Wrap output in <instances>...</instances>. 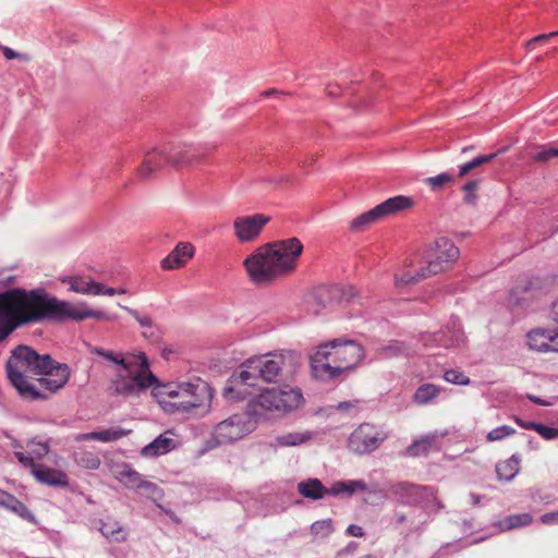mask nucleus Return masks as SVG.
<instances>
[{
	"mask_svg": "<svg viewBox=\"0 0 558 558\" xmlns=\"http://www.w3.org/2000/svg\"><path fill=\"white\" fill-rule=\"evenodd\" d=\"M87 318L109 319L102 311H96L85 302L72 303L60 300L44 288L26 290L13 288L0 292V342L16 329L45 320L81 322Z\"/></svg>",
	"mask_w": 558,
	"mask_h": 558,
	"instance_id": "nucleus-1",
	"label": "nucleus"
},
{
	"mask_svg": "<svg viewBox=\"0 0 558 558\" xmlns=\"http://www.w3.org/2000/svg\"><path fill=\"white\" fill-rule=\"evenodd\" d=\"M9 381L25 400H46L62 389L70 378L68 364L54 361L49 354H39L33 348L20 344L5 363Z\"/></svg>",
	"mask_w": 558,
	"mask_h": 558,
	"instance_id": "nucleus-2",
	"label": "nucleus"
},
{
	"mask_svg": "<svg viewBox=\"0 0 558 558\" xmlns=\"http://www.w3.org/2000/svg\"><path fill=\"white\" fill-rule=\"evenodd\" d=\"M299 388L282 386L267 388L251 399L244 413H236L219 422L213 429L210 442L214 446L229 445L241 440L256 429L257 422L266 418L268 412H291L303 402Z\"/></svg>",
	"mask_w": 558,
	"mask_h": 558,
	"instance_id": "nucleus-3",
	"label": "nucleus"
},
{
	"mask_svg": "<svg viewBox=\"0 0 558 558\" xmlns=\"http://www.w3.org/2000/svg\"><path fill=\"white\" fill-rule=\"evenodd\" d=\"M302 252L301 241L290 238L260 246L243 264L250 279L254 283L264 284L292 271Z\"/></svg>",
	"mask_w": 558,
	"mask_h": 558,
	"instance_id": "nucleus-4",
	"label": "nucleus"
},
{
	"mask_svg": "<svg viewBox=\"0 0 558 558\" xmlns=\"http://www.w3.org/2000/svg\"><path fill=\"white\" fill-rule=\"evenodd\" d=\"M286 366L284 353H267L245 360L230 377L225 388V397L242 400L260 391L262 383H272Z\"/></svg>",
	"mask_w": 558,
	"mask_h": 558,
	"instance_id": "nucleus-5",
	"label": "nucleus"
},
{
	"mask_svg": "<svg viewBox=\"0 0 558 558\" xmlns=\"http://www.w3.org/2000/svg\"><path fill=\"white\" fill-rule=\"evenodd\" d=\"M364 357L363 347L349 339H333L320 344L311 355L313 375L319 379H331L351 372Z\"/></svg>",
	"mask_w": 558,
	"mask_h": 558,
	"instance_id": "nucleus-6",
	"label": "nucleus"
},
{
	"mask_svg": "<svg viewBox=\"0 0 558 558\" xmlns=\"http://www.w3.org/2000/svg\"><path fill=\"white\" fill-rule=\"evenodd\" d=\"M90 352L119 366L109 388L111 395L136 396L157 383V377L149 369L148 360L144 353L126 360L122 355L101 348H93Z\"/></svg>",
	"mask_w": 558,
	"mask_h": 558,
	"instance_id": "nucleus-7",
	"label": "nucleus"
},
{
	"mask_svg": "<svg viewBox=\"0 0 558 558\" xmlns=\"http://www.w3.org/2000/svg\"><path fill=\"white\" fill-rule=\"evenodd\" d=\"M154 396L161 409L168 414H189L203 408L210 399L208 385L202 380L195 383H155Z\"/></svg>",
	"mask_w": 558,
	"mask_h": 558,
	"instance_id": "nucleus-8",
	"label": "nucleus"
},
{
	"mask_svg": "<svg viewBox=\"0 0 558 558\" xmlns=\"http://www.w3.org/2000/svg\"><path fill=\"white\" fill-rule=\"evenodd\" d=\"M459 254V248L451 240L440 238L426 251L424 258L427 265L413 274L408 271L403 275H395V286L401 288L407 284H415L430 276L438 275L449 269L458 259Z\"/></svg>",
	"mask_w": 558,
	"mask_h": 558,
	"instance_id": "nucleus-9",
	"label": "nucleus"
},
{
	"mask_svg": "<svg viewBox=\"0 0 558 558\" xmlns=\"http://www.w3.org/2000/svg\"><path fill=\"white\" fill-rule=\"evenodd\" d=\"M390 496L403 506H417L421 508H441L437 500L436 490L432 486H420L408 482L391 484L388 488Z\"/></svg>",
	"mask_w": 558,
	"mask_h": 558,
	"instance_id": "nucleus-10",
	"label": "nucleus"
},
{
	"mask_svg": "<svg viewBox=\"0 0 558 558\" xmlns=\"http://www.w3.org/2000/svg\"><path fill=\"white\" fill-rule=\"evenodd\" d=\"M413 205L412 198L403 195L390 197L378 204L371 210H367L355 217L350 227L353 231H363L371 225L384 219L387 216L410 208Z\"/></svg>",
	"mask_w": 558,
	"mask_h": 558,
	"instance_id": "nucleus-11",
	"label": "nucleus"
},
{
	"mask_svg": "<svg viewBox=\"0 0 558 558\" xmlns=\"http://www.w3.org/2000/svg\"><path fill=\"white\" fill-rule=\"evenodd\" d=\"M385 440V435L376 426L364 423L355 428L349 437V449L357 454H366L376 450Z\"/></svg>",
	"mask_w": 558,
	"mask_h": 558,
	"instance_id": "nucleus-12",
	"label": "nucleus"
},
{
	"mask_svg": "<svg viewBox=\"0 0 558 558\" xmlns=\"http://www.w3.org/2000/svg\"><path fill=\"white\" fill-rule=\"evenodd\" d=\"M359 295L353 286L325 284L316 288L313 292V301L320 307L333 303L351 302Z\"/></svg>",
	"mask_w": 558,
	"mask_h": 558,
	"instance_id": "nucleus-13",
	"label": "nucleus"
},
{
	"mask_svg": "<svg viewBox=\"0 0 558 558\" xmlns=\"http://www.w3.org/2000/svg\"><path fill=\"white\" fill-rule=\"evenodd\" d=\"M167 165H170L169 143H162L144 151L143 161L137 169V173L141 178L148 179Z\"/></svg>",
	"mask_w": 558,
	"mask_h": 558,
	"instance_id": "nucleus-14",
	"label": "nucleus"
},
{
	"mask_svg": "<svg viewBox=\"0 0 558 558\" xmlns=\"http://www.w3.org/2000/svg\"><path fill=\"white\" fill-rule=\"evenodd\" d=\"M269 221L270 217L264 214L236 217L233 221L235 236L240 242H252Z\"/></svg>",
	"mask_w": 558,
	"mask_h": 558,
	"instance_id": "nucleus-15",
	"label": "nucleus"
},
{
	"mask_svg": "<svg viewBox=\"0 0 558 558\" xmlns=\"http://www.w3.org/2000/svg\"><path fill=\"white\" fill-rule=\"evenodd\" d=\"M170 165L174 167L190 166L199 162L206 147L193 143H169Z\"/></svg>",
	"mask_w": 558,
	"mask_h": 558,
	"instance_id": "nucleus-16",
	"label": "nucleus"
},
{
	"mask_svg": "<svg viewBox=\"0 0 558 558\" xmlns=\"http://www.w3.org/2000/svg\"><path fill=\"white\" fill-rule=\"evenodd\" d=\"M527 347L541 353H558V328H535L526 335Z\"/></svg>",
	"mask_w": 558,
	"mask_h": 558,
	"instance_id": "nucleus-17",
	"label": "nucleus"
},
{
	"mask_svg": "<svg viewBox=\"0 0 558 558\" xmlns=\"http://www.w3.org/2000/svg\"><path fill=\"white\" fill-rule=\"evenodd\" d=\"M118 306L135 318V320L143 329L142 336L145 339H147L151 343H159L161 341L162 332L160 328L154 323L150 316L142 315L137 310L131 308L120 303L118 304Z\"/></svg>",
	"mask_w": 558,
	"mask_h": 558,
	"instance_id": "nucleus-18",
	"label": "nucleus"
},
{
	"mask_svg": "<svg viewBox=\"0 0 558 558\" xmlns=\"http://www.w3.org/2000/svg\"><path fill=\"white\" fill-rule=\"evenodd\" d=\"M194 255V247L189 242H180L175 247L161 260L163 269H177L183 267L186 262Z\"/></svg>",
	"mask_w": 558,
	"mask_h": 558,
	"instance_id": "nucleus-19",
	"label": "nucleus"
},
{
	"mask_svg": "<svg viewBox=\"0 0 558 558\" xmlns=\"http://www.w3.org/2000/svg\"><path fill=\"white\" fill-rule=\"evenodd\" d=\"M49 452V446L46 441H37L32 440L27 444V451H15L14 456L19 460L21 464L26 468H31L32 471L34 466H39L40 464H36V460H41Z\"/></svg>",
	"mask_w": 558,
	"mask_h": 558,
	"instance_id": "nucleus-20",
	"label": "nucleus"
},
{
	"mask_svg": "<svg viewBox=\"0 0 558 558\" xmlns=\"http://www.w3.org/2000/svg\"><path fill=\"white\" fill-rule=\"evenodd\" d=\"M32 474L39 483L45 485L54 487H66L69 485L66 473L57 469L45 465L34 466Z\"/></svg>",
	"mask_w": 558,
	"mask_h": 558,
	"instance_id": "nucleus-21",
	"label": "nucleus"
},
{
	"mask_svg": "<svg viewBox=\"0 0 558 558\" xmlns=\"http://www.w3.org/2000/svg\"><path fill=\"white\" fill-rule=\"evenodd\" d=\"M178 442L170 430L159 435L151 442L142 449L144 457H159L166 454L177 447Z\"/></svg>",
	"mask_w": 558,
	"mask_h": 558,
	"instance_id": "nucleus-22",
	"label": "nucleus"
},
{
	"mask_svg": "<svg viewBox=\"0 0 558 558\" xmlns=\"http://www.w3.org/2000/svg\"><path fill=\"white\" fill-rule=\"evenodd\" d=\"M329 488H326L318 478H308L298 484L299 494L311 500H319L329 495Z\"/></svg>",
	"mask_w": 558,
	"mask_h": 558,
	"instance_id": "nucleus-23",
	"label": "nucleus"
},
{
	"mask_svg": "<svg viewBox=\"0 0 558 558\" xmlns=\"http://www.w3.org/2000/svg\"><path fill=\"white\" fill-rule=\"evenodd\" d=\"M414 349L403 341L391 340L376 349L378 359H393L408 356Z\"/></svg>",
	"mask_w": 558,
	"mask_h": 558,
	"instance_id": "nucleus-24",
	"label": "nucleus"
},
{
	"mask_svg": "<svg viewBox=\"0 0 558 558\" xmlns=\"http://www.w3.org/2000/svg\"><path fill=\"white\" fill-rule=\"evenodd\" d=\"M439 335L444 336L442 339H439L440 348H458L464 343V333L461 329V325L457 322L439 330Z\"/></svg>",
	"mask_w": 558,
	"mask_h": 558,
	"instance_id": "nucleus-25",
	"label": "nucleus"
},
{
	"mask_svg": "<svg viewBox=\"0 0 558 558\" xmlns=\"http://www.w3.org/2000/svg\"><path fill=\"white\" fill-rule=\"evenodd\" d=\"M521 458L514 453L509 459L496 464V474L499 481L511 482L520 472Z\"/></svg>",
	"mask_w": 558,
	"mask_h": 558,
	"instance_id": "nucleus-26",
	"label": "nucleus"
},
{
	"mask_svg": "<svg viewBox=\"0 0 558 558\" xmlns=\"http://www.w3.org/2000/svg\"><path fill=\"white\" fill-rule=\"evenodd\" d=\"M365 490H367V484L363 480L338 481L328 489L331 496H352L357 492Z\"/></svg>",
	"mask_w": 558,
	"mask_h": 558,
	"instance_id": "nucleus-27",
	"label": "nucleus"
},
{
	"mask_svg": "<svg viewBox=\"0 0 558 558\" xmlns=\"http://www.w3.org/2000/svg\"><path fill=\"white\" fill-rule=\"evenodd\" d=\"M63 283L69 284V289L72 292L84 294V295H95V286H97V281L92 279H86L80 276H69L62 279Z\"/></svg>",
	"mask_w": 558,
	"mask_h": 558,
	"instance_id": "nucleus-28",
	"label": "nucleus"
},
{
	"mask_svg": "<svg viewBox=\"0 0 558 558\" xmlns=\"http://www.w3.org/2000/svg\"><path fill=\"white\" fill-rule=\"evenodd\" d=\"M128 434L126 430L117 427V428H108L99 432H92L80 434L76 439L77 440H98L102 442L116 441Z\"/></svg>",
	"mask_w": 558,
	"mask_h": 558,
	"instance_id": "nucleus-29",
	"label": "nucleus"
},
{
	"mask_svg": "<svg viewBox=\"0 0 558 558\" xmlns=\"http://www.w3.org/2000/svg\"><path fill=\"white\" fill-rule=\"evenodd\" d=\"M116 477L129 488H141L143 485L142 475L129 464L119 465L116 470Z\"/></svg>",
	"mask_w": 558,
	"mask_h": 558,
	"instance_id": "nucleus-30",
	"label": "nucleus"
},
{
	"mask_svg": "<svg viewBox=\"0 0 558 558\" xmlns=\"http://www.w3.org/2000/svg\"><path fill=\"white\" fill-rule=\"evenodd\" d=\"M533 522V518L530 513H518V514H510L506 518L499 520L496 523V526L499 531H510L513 529L524 527L530 525Z\"/></svg>",
	"mask_w": 558,
	"mask_h": 558,
	"instance_id": "nucleus-31",
	"label": "nucleus"
},
{
	"mask_svg": "<svg viewBox=\"0 0 558 558\" xmlns=\"http://www.w3.org/2000/svg\"><path fill=\"white\" fill-rule=\"evenodd\" d=\"M440 393V388L434 384L421 385L413 395V401L418 405L434 403Z\"/></svg>",
	"mask_w": 558,
	"mask_h": 558,
	"instance_id": "nucleus-32",
	"label": "nucleus"
},
{
	"mask_svg": "<svg viewBox=\"0 0 558 558\" xmlns=\"http://www.w3.org/2000/svg\"><path fill=\"white\" fill-rule=\"evenodd\" d=\"M314 436V432L287 433L276 437V445L281 447H293L307 442Z\"/></svg>",
	"mask_w": 558,
	"mask_h": 558,
	"instance_id": "nucleus-33",
	"label": "nucleus"
},
{
	"mask_svg": "<svg viewBox=\"0 0 558 558\" xmlns=\"http://www.w3.org/2000/svg\"><path fill=\"white\" fill-rule=\"evenodd\" d=\"M99 531L110 542L121 543L128 537L126 531L117 521L101 522Z\"/></svg>",
	"mask_w": 558,
	"mask_h": 558,
	"instance_id": "nucleus-34",
	"label": "nucleus"
},
{
	"mask_svg": "<svg viewBox=\"0 0 558 558\" xmlns=\"http://www.w3.org/2000/svg\"><path fill=\"white\" fill-rule=\"evenodd\" d=\"M74 461L81 468L96 470L100 465L99 457L90 451H78L74 453Z\"/></svg>",
	"mask_w": 558,
	"mask_h": 558,
	"instance_id": "nucleus-35",
	"label": "nucleus"
},
{
	"mask_svg": "<svg viewBox=\"0 0 558 558\" xmlns=\"http://www.w3.org/2000/svg\"><path fill=\"white\" fill-rule=\"evenodd\" d=\"M0 506L10 509L15 513H19L22 517H24V513L27 512V509L23 502L2 489H0Z\"/></svg>",
	"mask_w": 558,
	"mask_h": 558,
	"instance_id": "nucleus-36",
	"label": "nucleus"
},
{
	"mask_svg": "<svg viewBox=\"0 0 558 558\" xmlns=\"http://www.w3.org/2000/svg\"><path fill=\"white\" fill-rule=\"evenodd\" d=\"M496 155L497 154L480 155V156L473 158L471 161L461 165L459 167L458 177L459 178L465 177L473 169H475V168H477V167H480L482 165L490 162L492 160H494Z\"/></svg>",
	"mask_w": 558,
	"mask_h": 558,
	"instance_id": "nucleus-37",
	"label": "nucleus"
},
{
	"mask_svg": "<svg viewBox=\"0 0 558 558\" xmlns=\"http://www.w3.org/2000/svg\"><path fill=\"white\" fill-rule=\"evenodd\" d=\"M433 440L434 439L432 437H423L415 440L407 448V454L410 457L426 454L432 447Z\"/></svg>",
	"mask_w": 558,
	"mask_h": 558,
	"instance_id": "nucleus-38",
	"label": "nucleus"
},
{
	"mask_svg": "<svg viewBox=\"0 0 558 558\" xmlns=\"http://www.w3.org/2000/svg\"><path fill=\"white\" fill-rule=\"evenodd\" d=\"M333 532V522L331 519L318 520L312 523L311 534L316 537L326 538Z\"/></svg>",
	"mask_w": 558,
	"mask_h": 558,
	"instance_id": "nucleus-39",
	"label": "nucleus"
},
{
	"mask_svg": "<svg viewBox=\"0 0 558 558\" xmlns=\"http://www.w3.org/2000/svg\"><path fill=\"white\" fill-rule=\"evenodd\" d=\"M453 182L454 177L448 172H442L435 177H428L425 179V183L433 190L440 189L441 186Z\"/></svg>",
	"mask_w": 558,
	"mask_h": 558,
	"instance_id": "nucleus-40",
	"label": "nucleus"
},
{
	"mask_svg": "<svg viewBox=\"0 0 558 558\" xmlns=\"http://www.w3.org/2000/svg\"><path fill=\"white\" fill-rule=\"evenodd\" d=\"M515 433L514 428L508 425L498 426L487 434L488 441H499Z\"/></svg>",
	"mask_w": 558,
	"mask_h": 558,
	"instance_id": "nucleus-41",
	"label": "nucleus"
},
{
	"mask_svg": "<svg viewBox=\"0 0 558 558\" xmlns=\"http://www.w3.org/2000/svg\"><path fill=\"white\" fill-rule=\"evenodd\" d=\"M444 378L446 381L454 385H468L470 384V378L465 376L462 372L457 369L446 371L444 374Z\"/></svg>",
	"mask_w": 558,
	"mask_h": 558,
	"instance_id": "nucleus-42",
	"label": "nucleus"
},
{
	"mask_svg": "<svg viewBox=\"0 0 558 558\" xmlns=\"http://www.w3.org/2000/svg\"><path fill=\"white\" fill-rule=\"evenodd\" d=\"M442 337L444 336L439 335V331L434 333H423L420 337V341L426 349L440 348L439 339H442Z\"/></svg>",
	"mask_w": 558,
	"mask_h": 558,
	"instance_id": "nucleus-43",
	"label": "nucleus"
},
{
	"mask_svg": "<svg viewBox=\"0 0 558 558\" xmlns=\"http://www.w3.org/2000/svg\"><path fill=\"white\" fill-rule=\"evenodd\" d=\"M535 432L539 434L543 438L547 440H551L558 437V429L555 427H550L541 423H537Z\"/></svg>",
	"mask_w": 558,
	"mask_h": 558,
	"instance_id": "nucleus-44",
	"label": "nucleus"
},
{
	"mask_svg": "<svg viewBox=\"0 0 558 558\" xmlns=\"http://www.w3.org/2000/svg\"><path fill=\"white\" fill-rule=\"evenodd\" d=\"M16 276L13 268L0 269V288L8 287L15 282Z\"/></svg>",
	"mask_w": 558,
	"mask_h": 558,
	"instance_id": "nucleus-45",
	"label": "nucleus"
},
{
	"mask_svg": "<svg viewBox=\"0 0 558 558\" xmlns=\"http://www.w3.org/2000/svg\"><path fill=\"white\" fill-rule=\"evenodd\" d=\"M558 157V148L550 147L544 148L541 151L536 153L533 156V159L536 161H547L549 159Z\"/></svg>",
	"mask_w": 558,
	"mask_h": 558,
	"instance_id": "nucleus-46",
	"label": "nucleus"
},
{
	"mask_svg": "<svg viewBox=\"0 0 558 558\" xmlns=\"http://www.w3.org/2000/svg\"><path fill=\"white\" fill-rule=\"evenodd\" d=\"M1 50H2V53L5 57V59H8V60H12V59H20V60H23V61H27L28 60V57L26 54L16 52V51H14L13 49H11L9 47H1Z\"/></svg>",
	"mask_w": 558,
	"mask_h": 558,
	"instance_id": "nucleus-47",
	"label": "nucleus"
},
{
	"mask_svg": "<svg viewBox=\"0 0 558 558\" xmlns=\"http://www.w3.org/2000/svg\"><path fill=\"white\" fill-rule=\"evenodd\" d=\"M95 295H109L112 296L114 294H118V290L110 287H105L102 283L97 282V286H95Z\"/></svg>",
	"mask_w": 558,
	"mask_h": 558,
	"instance_id": "nucleus-48",
	"label": "nucleus"
},
{
	"mask_svg": "<svg viewBox=\"0 0 558 558\" xmlns=\"http://www.w3.org/2000/svg\"><path fill=\"white\" fill-rule=\"evenodd\" d=\"M541 522L546 525H558V511L544 513L541 517Z\"/></svg>",
	"mask_w": 558,
	"mask_h": 558,
	"instance_id": "nucleus-49",
	"label": "nucleus"
},
{
	"mask_svg": "<svg viewBox=\"0 0 558 558\" xmlns=\"http://www.w3.org/2000/svg\"><path fill=\"white\" fill-rule=\"evenodd\" d=\"M554 36H558V33H549V34H542V35H538V36H535L534 38H532L531 40L527 41L526 46L529 48H532L534 46V44L536 43H545L547 41L549 38L554 37Z\"/></svg>",
	"mask_w": 558,
	"mask_h": 558,
	"instance_id": "nucleus-50",
	"label": "nucleus"
},
{
	"mask_svg": "<svg viewBox=\"0 0 558 558\" xmlns=\"http://www.w3.org/2000/svg\"><path fill=\"white\" fill-rule=\"evenodd\" d=\"M345 533L349 535V536H353V537H362L364 536L365 532L363 530L362 526L360 525H356V524H350L347 530H345Z\"/></svg>",
	"mask_w": 558,
	"mask_h": 558,
	"instance_id": "nucleus-51",
	"label": "nucleus"
},
{
	"mask_svg": "<svg viewBox=\"0 0 558 558\" xmlns=\"http://www.w3.org/2000/svg\"><path fill=\"white\" fill-rule=\"evenodd\" d=\"M356 405H357V401H342L336 405V409L340 412H347L351 409H355Z\"/></svg>",
	"mask_w": 558,
	"mask_h": 558,
	"instance_id": "nucleus-52",
	"label": "nucleus"
},
{
	"mask_svg": "<svg viewBox=\"0 0 558 558\" xmlns=\"http://www.w3.org/2000/svg\"><path fill=\"white\" fill-rule=\"evenodd\" d=\"M514 421L518 425H520L524 429L535 430L537 423L533 421H524L518 416L514 417Z\"/></svg>",
	"mask_w": 558,
	"mask_h": 558,
	"instance_id": "nucleus-53",
	"label": "nucleus"
},
{
	"mask_svg": "<svg viewBox=\"0 0 558 558\" xmlns=\"http://www.w3.org/2000/svg\"><path fill=\"white\" fill-rule=\"evenodd\" d=\"M141 488L149 490L153 495L160 494V488L155 483L145 480H143V485H141Z\"/></svg>",
	"mask_w": 558,
	"mask_h": 558,
	"instance_id": "nucleus-54",
	"label": "nucleus"
},
{
	"mask_svg": "<svg viewBox=\"0 0 558 558\" xmlns=\"http://www.w3.org/2000/svg\"><path fill=\"white\" fill-rule=\"evenodd\" d=\"M357 549V544L355 542H350L341 551L342 555H353Z\"/></svg>",
	"mask_w": 558,
	"mask_h": 558,
	"instance_id": "nucleus-55",
	"label": "nucleus"
},
{
	"mask_svg": "<svg viewBox=\"0 0 558 558\" xmlns=\"http://www.w3.org/2000/svg\"><path fill=\"white\" fill-rule=\"evenodd\" d=\"M478 184H480V181L478 180H471L469 182H466L463 186H462V190L463 191H472V192H476L477 187H478Z\"/></svg>",
	"mask_w": 558,
	"mask_h": 558,
	"instance_id": "nucleus-56",
	"label": "nucleus"
},
{
	"mask_svg": "<svg viewBox=\"0 0 558 558\" xmlns=\"http://www.w3.org/2000/svg\"><path fill=\"white\" fill-rule=\"evenodd\" d=\"M465 192V196H464V201L466 204L469 205H475L476 204V201H477V195L475 192H470V191H464Z\"/></svg>",
	"mask_w": 558,
	"mask_h": 558,
	"instance_id": "nucleus-57",
	"label": "nucleus"
},
{
	"mask_svg": "<svg viewBox=\"0 0 558 558\" xmlns=\"http://www.w3.org/2000/svg\"><path fill=\"white\" fill-rule=\"evenodd\" d=\"M529 399H530L532 402L536 403V404H541V405H549V402L544 401V400H542L541 398L535 397V396H529Z\"/></svg>",
	"mask_w": 558,
	"mask_h": 558,
	"instance_id": "nucleus-58",
	"label": "nucleus"
},
{
	"mask_svg": "<svg viewBox=\"0 0 558 558\" xmlns=\"http://www.w3.org/2000/svg\"><path fill=\"white\" fill-rule=\"evenodd\" d=\"M470 498H471V501L474 506H477L482 499V496L481 495H477V494H474V493H471L470 494Z\"/></svg>",
	"mask_w": 558,
	"mask_h": 558,
	"instance_id": "nucleus-59",
	"label": "nucleus"
},
{
	"mask_svg": "<svg viewBox=\"0 0 558 558\" xmlns=\"http://www.w3.org/2000/svg\"><path fill=\"white\" fill-rule=\"evenodd\" d=\"M396 521L398 524H402L407 521V515L402 512L396 513Z\"/></svg>",
	"mask_w": 558,
	"mask_h": 558,
	"instance_id": "nucleus-60",
	"label": "nucleus"
},
{
	"mask_svg": "<svg viewBox=\"0 0 558 558\" xmlns=\"http://www.w3.org/2000/svg\"><path fill=\"white\" fill-rule=\"evenodd\" d=\"M276 94H278V90H277V89H268V90H265V92L263 93V96H265V97H270V96L276 95Z\"/></svg>",
	"mask_w": 558,
	"mask_h": 558,
	"instance_id": "nucleus-61",
	"label": "nucleus"
},
{
	"mask_svg": "<svg viewBox=\"0 0 558 558\" xmlns=\"http://www.w3.org/2000/svg\"><path fill=\"white\" fill-rule=\"evenodd\" d=\"M360 558H377V557L374 556V555L368 554V555H364V556H362Z\"/></svg>",
	"mask_w": 558,
	"mask_h": 558,
	"instance_id": "nucleus-62",
	"label": "nucleus"
},
{
	"mask_svg": "<svg viewBox=\"0 0 558 558\" xmlns=\"http://www.w3.org/2000/svg\"><path fill=\"white\" fill-rule=\"evenodd\" d=\"M117 290H118V294L126 293V290H125V289H117Z\"/></svg>",
	"mask_w": 558,
	"mask_h": 558,
	"instance_id": "nucleus-63",
	"label": "nucleus"
},
{
	"mask_svg": "<svg viewBox=\"0 0 558 558\" xmlns=\"http://www.w3.org/2000/svg\"><path fill=\"white\" fill-rule=\"evenodd\" d=\"M328 93H329L330 96H335L336 95L335 90H329Z\"/></svg>",
	"mask_w": 558,
	"mask_h": 558,
	"instance_id": "nucleus-64",
	"label": "nucleus"
}]
</instances>
